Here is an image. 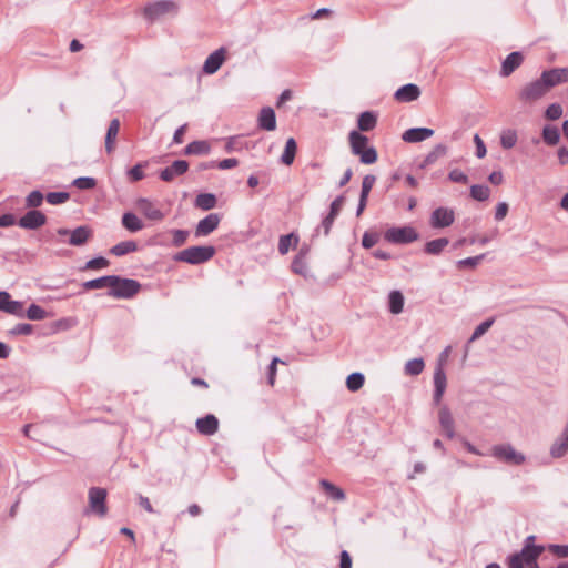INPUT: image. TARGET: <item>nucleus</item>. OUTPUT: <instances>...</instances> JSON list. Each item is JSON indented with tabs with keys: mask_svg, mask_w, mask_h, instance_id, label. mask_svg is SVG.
<instances>
[{
	"mask_svg": "<svg viewBox=\"0 0 568 568\" xmlns=\"http://www.w3.org/2000/svg\"><path fill=\"white\" fill-rule=\"evenodd\" d=\"M490 455L497 460L508 465L519 466L526 462V456L516 450L510 444L494 445L491 447Z\"/></svg>",
	"mask_w": 568,
	"mask_h": 568,
	"instance_id": "nucleus-1",
	"label": "nucleus"
},
{
	"mask_svg": "<svg viewBox=\"0 0 568 568\" xmlns=\"http://www.w3.org/2000/svg\"><path fill=\"white\" fill-rule=\"evenodd\" d=\"M213 246H191L176 254L175 260L189 264H201L213 257Z\"/></svg>",
	"mask_w": 568,
	"mask_h": 568,
	"instance_id": "nucleus-2",
	"label": "nucleus"
},
{
	"mask_svg": "<svg viewBox=\"0 0 568 568\" xmlns=\"http://www.w3.org/2000/svg\"><path fill=\"white\" fill-rule=\"evenodd\" d=\"M113 280L109 295L115 298H130L134 296L141 287L140 283L135 280L121 278L115 275H113Z\"/></svg>",
	"mask_w": 568,
	"mask_h": 568,
	"instance_id": "nucleus-3",
	"label": "nucleus"
},
{
	"mask_svg": "<svg viewBox=\"0 0 568 568\" xmlns=\"http://www.w3.org/2000/svg\"><path fill=\"white\" fill-rule=\"evenodd\" d=\"M178 9V4L171 0H158L146 4L143 13L148 20L155 21L168 14H176Z\"/></svg>",
	"mask_w": 568,
	"mask_h": 568,
	"instance_id": "nucleus-4",
	"label": "nucleus"
},
{
	"mask_svg": "<svg viewBox=\"0 0 568 568\" xmlns=\"http://www.w3.org/2000/svg\"><path fill=\"white\" fill-rule=\"evenodd\" d=\"M419 234L409 225L400 227H390L384 233V239L394 244H408L417 241Z\"/></svg>",
	"mask_w": 568,
	"mask_h": 568,
	"instance_id": "nucleus-5",
	"label": "nucleus"
},
{
	"mask_svg": "<svg viewBox=\"0 0 568 568\" xmlns=\"http://www.w3.org/2000/svg\"><path fill=\"white\" fill-rule=\"evenodd\" d=\"M549 92L542 78L527 83L519 92V99L525 103H532L545 97Z\"/></svg>",
	"mask_w": 568,
	"mask_h": 568,
	"instance_id": "nucleus-6",
	"label": "nucleus"
},
{
	"mask_svg": "<svg viewBox=\"0 0 568 568\" xmlns=\"http://www.w3.org/2000/svg\"><path fill=\"white\" fill-rule=\"evenodd\" d=\"M134 209L151 221H162L165 214L160 210L156 202L148 197H139L134 202Z\"/></svg>",
	"mask_w": 568,
	"mask_h": 568,
	"instance_id": "nucleus-7",
	"label": "nucleus"
},
{
	"mask_svg": "<svg viewBox=\"0 0 568 568\" xmlns=\"http://www.w3.org/2000/svg\"><path fill=\"white\" fill-rule=\"evenodd\" d=\"M455 221L453 209L440 206L435 209L429 217V224L433 229H444L450 226Z\"/></svg>",
	"mask_w": 568,
	"mask_h": 568,
	"instance_id": "nucleus-8",
	"label": "nucleus"
},
{
	"mask_svg": "<svg viewBox=\"0 0 568 568\" xmlns=\"http://www.w3.org/2000/svg\"><path fill=\"white\" fill-rule=\"evenodd\" d=\"M106 490L99 487H92L89 490V506L90 510L97 514L100 517L105 516L106 514Z\"/></svg>",
	"mask_w": 568,
	"mask_h": 568,
	"instance_id": "nucleus-9",
	"label": "nucleus"
},
{
	"mask_svg": "<svg viewBox=\"0 0 568 568\" xmlns=\"http://www.w3.org/2000/svg\"><path fill=\"white\" fill-rule=\"evenodd\" d=\"M0 311L19 318L24 316L23 302L12 300L6 291H0Z\"/></svg>",
	"mask_w": 568,
	"mask_h": 568,
	"instance_id": "nucleus-10",
	"label": "nucleus"
},
{
	"mask_svg": "<svg viewBox=\"0 0 568 568\" xmlns=\"http://www.w3.org/2000/svg\"><path fill=\"white\" fill-rule=\"evenodd\" d=\"M226 53L227 51L223 47L212 52L204 61L203 73L211 75L217 72L226 59Z\"/></svg>",
	"mask_w": 568,
	"mask_h": 568,
	"instance_id": "nucleus-11",
	"label": "nucleus"
},
{
	"mask_svg": "<svg viewBox=\"0 0 568 568\" xmlns=\"http://www.w3.org/2000/svg\"><path fill=\"white\" fill-rule=\"evenodd\" d=\"M47 216L42 212L38 210H31L19 219L18 225L26 230H37L44 225Z\"/></svg>",
	"mask_w": 568,
	"mask_h": 568,
	"instance_id": "nucleus-12",
	"label": "nucleus"
},
{
	"mask_svg": "<svg viewBox=\"0 0 568 568\" xmlns=\"http://www.w3.org/2000/svg\"><path fill=\"white\" fill-rule=\"evenodd\" d=\"M540 77L550 91L554 87L568 82V68H554L544 71Z\"/></svg>",
	"mask_w": 568,
	"mask_h": 568,
	"instance_id": "nucleus-13",
	"label": "nucleus"
},
{
	"mask_svg": "<svg viewBox=\"0 0 568 568\" xmlns=\"http://www.w3.org/2000/svg\"><path fill=\"white\" fill-rule=\"evenodd\" d=\"M438 422L443 433L449 438L455 437V422L450 409L443 405L438 412Z\"/></svg>",
	"mask_w": 568,
	"mask_h": 568,
	"instance_id": "nucleus-14",
	"label": "nucleus"
},
{
	"mask_svg": "<svg viewBox=\"0 0 568 568\" xmlns=\"http://www.w3.org/2000/svg\"><path fill=\"white\" fill-rule=\"evenodd\" d=\"M221 217L216 213H211L202 219L195 229L196 236H206L212 233L220 224Z\"/></svg>",
	"mask_w": 568,
	"mask_h": 568,
	"instance_id": "nucleus-15",
	"label": "nucleus"
},
{
	"mask_svg": "<svg viewBox=\"0 0 568 568\" xmlns=\"http://www.w3.org/2000/svg\"><path fill=\"white\" fill-rule=\"evenodd\" d=\"M187 169H189V163L186 161L176 160L170 166H168L161 171L160 178L165 182H170L175 176L184 174L187 171Z\"/></svg>",
	"mask_w": 568,
	"mask_h": 568,
	"instance_id": "nucleus-16",
	"label": "nucleus"
},
{
	"mask_svg": "<svg viewBox=\"0 0 568 568\" xmlns=\"http://www.w3.org/2000/svg\"><path fill=\"white\" fill-rule=\"evenodd\" d=\"M434 135V130L428 128H412L406 130L402 139L408 143H417L427 140Z\"/></svg>",
	"mask_w": 568,
	"mask_h": 568,
	"instance_id": "nucleus-17",
	"label": "nucleus"
},
{
	"mask_svg": "<svg viewBox=\"0 0 568 568\" xmlns=\"http://www.w3.org/2000/svg\"><path fill=\"white\" fill-rule=\"evenodd\" d=\"M534 536H529L521 551L517 552V555H519L524 559L527 566H530L532 562H535L536 559L544 551L542 546L530 545V541L534 540Z\"/></svg>",
	"mask_w": 568,
	"mask_h": 568,
	"instance_id": "nucleus-18",
	"label": "nucleus"
},
{
	"mask_svg": "<svg viewBox=\"0 0 568 568\" xmlns=\"http://www.w3.org/2000/svg\"><path fill=\"white\" fill-rule=\"evenodd\" d=\"M219 420L214 415H206L196 420V429L200 434L211 436L217 432Z\"/></svg>",
	"mask_w": 568,
	"mask_h": 568,
	"instance_id": "nucleus-19",
	"label": "nucleus"
},
{
	"mask_svg": "<svg viewBox=\"0 0 568 568\" xmlns=\"http://www.w3.org/2000/svg\"><path fill=\"white\" fill-rule=\"evenodd\" d=\"M419 95V88L413 83L405 84L395 92L396 100L400 102L415 101L416 99H418Z\"/></svg>",
	"mask_w": 568,
	"mask_h": 568,
	"instance_id": "nucleus-20",
	"label": "nucleus"
},
{
	"mask_svg": "<svg viewBox=\"0 0 568 568\" xmlns=\"http://www.w3.org/2000/svg\"><path fill=\"white\" fill-rule=\"evenodd\" d=\"M523 60L524 58L520 52H511L504 60L500 74L503 77L510 75L523 63Z\"/></svg>",
	"mask_w": 568,
	"mask_h": 568,
	"instance_id": "nucleus-21",
	"label": "nucleus"
},
{
	"mask_svg": "<svg viewBox=\"0 0 568 568\" xmlns=\"http://www.w3.org/2000/svg\"><path fill=\"white\" fill-rule=\"evenodd\" d=\"M258 126L266 131H274L276 129V116L272 108L266 106L260 111Z\"/></svg>",
	"mask_w": 568,
	"mask_h": 568,
	"instance_id": "nucleus-22",
	"label": "nucleus"
},
{
	"mask_svg": "<svg viewBox=\"0 0 568 568\" xmlns=\"http://www.w3.org/2000/svg\"><path fill=\"white\" fill-rule=\"evenodd\" d=\"M121 223L123 227L131 233H135L144 229L143 221L132 212H125L122 215Z\"/></svg>",
	"mask_w": 568,
	"mask_h": 568,
	"instance_id": "nucleus-23",
	"label": "nucleus"
},
{
	"mask_svg": "<svg viewBox=\"0 0 568 568\" xmlns=\"http://www.w3.org/2000/svg\"><path fill=\"white\" fill-rule=\"evenodd\" d=\"M92 231L88 226H79L75 230L71 231L69 237V244L73 246H81L87 243V241L91 237Z\"/></svg>",
	"mask_w": 568,
	"mask_h": 568,
	"instance_id": "nucleus-24",
	"label": "nucleus"
},
{
	"mask_svg": "<svg viewBox=\"0 0 568 568\" xmlns=\"http://www.w3.org/2000/svg\"><path fill=\"white\" fill-rule=\"evenodd\" d=\"M568 452V433H564L554 442L550 447V455L554 458H561Z\"/></svg>",
	"mask_w": 568,
	"mask_h": 568,
	"instance_id": "nucleus-25",
	"label": "nucleus"
},
{
	"mask_svg": "<svg viewBox=\"0 0 568 568\" xmlns=\"http://www.w3.org/2000/svg\"><path fill=\"white\" fill-rule=\"evenodd\" d=\"M119 130H120V121L118 119H113L110 122V125L108 128L106 135H105V151L108 153L113 152V150L115 148V140L119 134Z\"/></svg>",
	"mask_w": 568,
	"mask_h": 568,
	"instance_id": "nucleus-26",
	"label": "nucleus"
},
{
	"mask_svg": "<svg viewBox=\"0 0 568 568\" xmlns=\"http://www.w3.org/2000/svg\"><path fill=\"white\" fill-rule=\"evenodd\" d=\"M368 143L367 136L358 133L357 131H352L349 133V144L352 152L356 155L362 153V151L366 150Z\"/></svg>",
	"mask_w": 568,
	"mask_h": 568,
	"instance_id": "nucleus-27",
	"label": "nucleus"
},
{
	"mask_svg": "<svg viewBox=\"0 0 568 568\" xmlns=\"http://www.w3.org/2000/svg\"><path fill=\"white\" fill-rule=\"evenodd\" d=\"M388 308L394 315L400 314L404 310V295L399 291H392L388 295Z\"/></svg>",
	"mask_w": 568,
	"mask_h": 568,
	"instance_id": "nucleus-28",
	"label": "nucleus"
},
{
	"mask_svg": "<svg viewBox=\"0 0 568 568\" xmlns=\"http://www.w3.org/2000/svg\"><path fill=\"white\" fill-rule=\"evenodd\" d=\"M297 145L293 138H288L285 143L284 151L281 155V162L285 165H291L296 155Z\"/></svg>",
	"mask_w": 568,
	"mask_h": 568,
	"instance_id": "nucleus-29",
	"label": "nucleus"
},
{
	"mask_svg": "<svg viewBox=\"0 0 568 568\" xmlns=\"http://www.w3.org/2000/svg\"><path fill=\"white\" fill-rule=\"evenodd\" d=\"M448 243L449 241L446 237L432 240L425 244L424 251L429 255H439L448 245Z\"/></svg>",
	"mask_w": 568,
	"mask_h": 568,
	"instance_id": "nucleus-30",
	"label": "nucleus"
},
{
	"mask_svg": "<svg viewBox=\"0 0 568 568\" xmlns=\"http://www.w3.org/2000/svg\"><path fill=\"white\" fill-rule=\"evenodd\" d=\"M138 250V244L134 241H122L114 246L111 247L110 253L115 256H123L125 254L135 252Z\"/></svg>",
	"mask_w": 568,
	"mask_h": 568,
	"instance_id": "nucleus-31",
	"label": "nucleus"
},
{
	"mask_svg": "<svg viewBox=\"0 0 568 568\" xmlns=\"http://www.w3.org/2000/svg\"><path fill=\"white\" fill-rule=\"evenodd\" d=\"M211 151V146L206 141H193L186 145L184 150V154L186 155H200V154H209Z\"/></svg>",
	"mask_w": 568,
	"mask_h": 568,
	"instance_id": "nucleus-32",
	"label": "nucleus"
},
{
	"mask_svg": "<svg viewBox=\"0 0 568 568\" xmlns=\"http://www.w3.org/2000/svg\"><path fill=\"white\" fill-rule=\"evenodd\" d=\"M376 115L373 112L366 111L359 114L357 125L361 131H371L376 125Z\"/></svg>",
	"mask_w": 568,
	"mask_h": 568,
	"instance_id": "nucleus-33",
	"label": "nucleus"
},
{
	"mask_svg": "<svg viewBox=\"0 0 568 568\" xmlns=\"http://www.w3.org/2000/svg\"><path fill=\"white\" fill-rule=\"evenodd\" d=\"M216 205V197L212 193H201L195 199V206L209 211L214 209Z\"/></svg>",
	"mask_w": 568,
	"mask_h": 568,
	"instance_id": "nucleus-34",
	"label": "nucleus"
},
{
	"mask_svg": "<svg viewBox=\"0 0 568 568\" xmlns=\"http://www.w3.org/2000/svg\"><path fill=\"white\" fill-rule=\"evenodd\" d=\"M321 486L333 500L343 501L345 499L344 491L339 487L329 483L328 480L322 479Z\"/></svg>",
	"mask_w": 568,
	"mask_h": 568,
	"instance_id": "nucleus-35",
	"label": "nucleus"
},
{
	"mask_svg": "<svg viewBox=\"0 0 568 568\" xmlns=\"http://www.w3.org/2000/svg\"><path fill=\"white\" fill-rule=\"evenodd\" d=\"M113 275H106L99 278L90 280L83 283L85 290H100L104 287H111Z\"/></svg>",
	"mask_w": 568,
	"mask_h": 568,
	"instance_id": "nucleus-36",
	"label": "nucleus"
},
{
	"mask_svg": "<svg viewBox=\"0 0 568 568\" xmlns=\"http://www.w3.org/2000/svg\"><path fill=\"white\" fill-rule=\"evenodd\" d=\"M518 141V135L516 130L514 129H506L503 130L500 133V145L505 150H509L516 145Z\"/></svg>",
	"mask_w": 568,
	"mask_h": 568,
	"instance_id": "nucleus-37",
	"label": "nucleus"
},
{
	"mask_svg": "<svg viewBox=\"0 0 568 568\" xmlns=\"http://www.w3.org/2000/svg\"><path fill=\"white\" fill-rule=\"evenodd\" d=\"M560 139V132L558 128L554 125H545L542 129V140L548 145H556L559 142Z\"/></svg>",
	"mask_w": 568,
	"mask_h": 568,
	"instance_id": "nucleus-38",
	"label": "nucleus"
},
{
	"mask_svg": "<svg viewBox=\"0 0 568 568\" xmlns=\"http://www.w3.org/2000/svg\"><path fill=\"white\" fill-rule=\"evenodd\" d=\"M425 368V363L423 358H413L406 362L404 372L408 376H417L419 375Z\"/></svg>",
	"mask_w": 568,
	"mask_h": 568,
	"instance_id": "nucleus-39",
	"label": "nucleus"
},
{
	"mask_svg": "<svg viewBox=\"0 0 568 568\" xmlns=\"http://www.w3.org/2000/svg\"><path fill=\"white\" fill-rule=\"evenodd\" d=\"M365 377L362 373H352L346 378V387L351 392H357L364 385Z\"/></svg>",
	"mask_w": 568,
	"mask_h": 568,
	"instance_id": "nucleus-40",
	"label": "nucleus"
},
{
	"mask_svg": "<svg viewBox=\"0 0 568 568\" xmlns=\"http://www.w3.org/2000/svg\"><path fill=\"white\" fill-rule=\"evenodd\" d=\"M470 196L476 201H486L490 196V190L483 184H475L470 187Z\"/></svg>",
	"mask_w": 568,
	"mask_h": 568,
	"instance_id": "nucleus-41",
	"label": "nucleus"
},
{
	"mask_svg": "<svg viewBox=\"0 0 568 568\" xmlns=\"http://www.w3.org/2000/svg\"><path fill=\"white\" fill-rule=\"evenodd\" d=\"M446 374L442 367V363L436 367L434 372V386L435 390L445 392L446 389Z\"/></svg>",
	"mask_w": 568,
	"mask_h": 568,
	"instance_id": "nucleus-42",
	"label": "nucleus"
},
{
	"mask_svg": "<svg viewBox=\"0 0 568 568\" xmlns=\"http://www.w3.org/2000/svg\"><path fill=\"white\" fill-rule=\"evenodd\" d=\"M493 324H494V318H488V320L484 321L483 323H480L473 332L468 343H473L476 339L480 338L484 334H486L488 332V329L493 326Z\"/></svg>",
	"mask_w": 568,
	"mask_h": 568,
	"instance_id": "nucleus-43",
	"label": "nucleus"
},
{
	"mask_svg": "<svg viewBox=\"0 0 568 568\" xmlns=\"http://www.w3.org/2000/svg\"><path fill=\"white\" fill-rule=\"evenodd\" d=\"M24 315L31 321H41L47 317V312L37 304H31Z\"/></svg>",
	"mask_w": 568,
	"mask_h": 568,
	"instance_id": "nucleus-44",
	"label": "nucleus"
},
{
	"mask_svg": "<svg viewBox=\"0 0 568 568\" xmlns=\"http://www.w3.org/2000/svg\"><path fill=\"white\" fill-rule=\"evenodd\" d=\"M45 199L51 205H59L65 203L70 199V194L68 192H50Z\"/></svg>",
	"mask_w": 568,
	"mask_h": 568,
	"instance_id": "nucleus-45",
	"label": "nucleus"
},
{
	"mask_svg": "<svg viewBox=\"0 0 568 568\" xmlns=\"http://www.w3.org/2000/svg\"><path fill=\"white\" fill-rule=\"evenodd\" d=\"M43 199L44 196L40 191H32L26 197V206L32 209L39 207L42 204Z\"/></svg>",
	"mask_w": 568,
	"mask_h": 568,
	"instance_id": "nucleus-46",
	"label": "nucleus"
},
{
	"mask_svg": "<svg viewBox=\"0 0 568 568\" xmlns=\"http://www.w3.org/2000/svg\"><path fill=\"white\" fill-rule=\"evenodd\" d=\"M293 241L295 244L297 243V237H295L294 234L282 235L278 241V252L283 255L286 254Z\"/></svg>",
	"mask_w": 568,
	"mask_h": 568,
	"instance_id": "nucleus-47",
	"label": "nucleus"
},
{
	"mask_svg": "<svg viewBox=\"0 0 568 568\" xmlns=\"http://www.w3.org/2000/svg\"><path fill=\"white\" fill-rule=\"evenodd\" d=\"M361 159V162L364 164H373L377 161V152L375 148L368 146L366 150L362 151V153L357 154Z\"/></svg>",
	"mask_w": 568,
	"mask_h": 568,
	"instance_id": "nucleus-48",
	"label": "nucleus"
},
{
	"mask_svg": "<svg viewBox=\"0 0 568 568\" xmlns=\"http://www.w3.org/2000/svg\"><path fill=\"white\" fill-rule=\"evenodd\" d=\"M292 270L300 275L306 276L307 275V264L305 262V257L303 255H297L293 263H292Z\"/></svg>",
	"mask_w": 568,
	"mask_h": 568,
	"instance_id": "nucleus-49",
	"label": "nucleus"
},
{
	"mask_svg": "<svg viewBox=\"0 0 568 568\" xmlns=\"http://www.w3.org/2000/svg\"><path fill=\"white\" fill-rule=\"evenodd\" d=\"M72 184L79 190H90L95 186L97 182L93 178L81 176L73 180Z\"/></svg>",
	"mask_w": 568,
	"mask_h": 568,
	"instance_id": "nucleus-50",
	"label": "nucleus"
},
{
	"mask_svg": "<svg viewBox=\"0 0 568 568\" xmlns=\"http://www.w3.org/2000/svg\"><path fill=\"white\" fill-rule=\"evenodd\" d=\"M484 257H485V254H480V255H477L474 257H467L464 260H459L457 262V267L458 268H466V267L474 268L484 260Z\"/></svg>",
	"mask_w": 568,
	"mask_h": 568,
	"instance_id": "nucleus-51",
	"label": "nucleus"
},
{
	"mask_svg": "<svg viewBox=\"0 0 568 568\" xmlns=\"http://www.w3.org/2000/svg\"><path fill=\"white\" fill-rule=\"evenodd\" d=\"M447 152V148L444 144L436 145L432 152H429L425 159L426 163L432 164L438 158L444 156Z\"/></svg>",
	"mask_w": 568,
	"mask_h": 568,
	"instance_id": "nucleus-52",
	"label": "nucleus"
},
{
	"mask_svg": "<svg viewBox=\"0 0 568 568\" xmlns=\"http://www.w3.org/2000/svg\"><path fill=\"white\" fill-rule=\"evenodd\" d=\"M562 115V108L559 103H551L545 111V116L548 120L555 121Z\"/></svg>",
	"mask_w": 568,
	"mask_h": 568,
	"instance_id": "nucleus-53",
	"label": "nucleus"
},
{
	"mask_svg": "<svg viewBox=\"0 0 568 568\" xmlns=\"http://www.w3.org/2000/svg\"><path fill=\"white\" fill-rule=\"evenodd\" d=\"M376 178L372 174H367L363 178L361 196L368 197L372 187L374 186Z\"/></svg>",
	"mask_w": 568,
	"mask_h": 568,
	"instance_id": "nucleus-54",
	"label": "nucleus"
},
{
	"mask_svg": "<svg viewBox=\"0 0 568 568\" xmlns=\"http://www.w3.org/2000/svg\"><path fill=\"white\" fill-rule=\"evenodd\" d=\"M379 240V235L376 232H365L362 239V245L365 248L373 247Z\"/></svg>",
	"mask_w": 568,
	"mask_h": 568,
	"instance_id": "nucleus-55",
	"label": "nucleus"
},
{
	"mask_svg": "<svg viewBox=\"0 0 568 568\" xmlns=\"http://www.w3.org/2000/svg\"><path fill=\"white\" fill-rule=\"evenodd\" d=\"M109 266V261L102 256L94 257L87 262L85 267L89 270H101Z\"/></svg>",
	"mask_w": 568,
	"mask_h": 568,
	"instance_id": "nucleus-56",
	"label": "nucleus"
},
{
	"mask_svg": "<svg viewBox=\"0 0 568 568\" xmlns=\"http://www.w3.org/2000/svg\"><path fill=\"white\" fill-rule=\"evenodd\" d=\"M32 331H33L32 325L27 324V323H20V324H17L14 327H12L9 331V334H11V335H30L32 333Z\"/></svg>",
	"mask_w": 568,
	"mask_h": 568,
	"instance_id": "nucleus-57",
	"label": "nucleus"
},
{
	"mask_svg": "<svg viewBox=\"0 0 568 568\" xmlns=\"http://www.w3.org/2000/svg\"><path fill=\"white\" fill-rule=\"evenodd\" d=\"M547 548L552 555L557 556L558 558L568 557V545L550 544Z\"/></svg>",
	"mask_w": 568,
	"mask_h": 568,
	"instance_id": "nucleus-58",
	"label": "nucleus"
},
{
	"mask_svg": "<svg viewBox=\"0 0 568 568\" xmlns=\"http://www.w3.org/2000/svg\"><path fill=\"white\" fill-rule=\"evenodd\" d=\"M448 179L452 182H455V183H464V184H466L468 182V176L462 170H459V169H453L448 173Z\"/></svg>",
	"mask_w": 568,
	"mask_h": 568,
	"instance_id": "nucleus-59",
	"label": "nucleus"
},
{
	"mask_svg": "<svg viewBox=\"0 0 568 568\" xmlns=\"http://www.w3.org/2000/svg\"><path fill=\"white\" fill-rule=\"evenodd\" d=\"M187 236H189V232L187 231H183V230H175V231H173V244L175 246L183 245L186 242Z\"/></svg>",
	"mask_w": 568,
	"mask_h": 568,
	"instance_id": "nucleus-60",
	"label": "nucleus"
},
{
	"mask_svg": "<svg viewBox=\"0 0 568 568\" xmlns=\"http://www.w3.org/2000/svg\"><path fill=\"white\" fill-rule=\"evenodd\" d=\"M474 142L476 145L477 158L483 159L487 153L486 145H485L484 141L481 140V138L478 134H475Z\"/></svg>",
	"mask_w": 568,
	"mask_h": 568,
	"instance_id": "nucleus-61",
	"label": "nucleus"
},
{
	"mask_svg": "<svg viewBox=\"0 0 568 568\" xmlns=\"http://www.w3.org/2000/svg\"><path fill=\"white\" fill-rule=\"evenodd\" d=\"M129 178L132 180V181H140L144 178V173H143V165L142 164H136L134 165L129 172Z\"/></svg>",
	"mask_w": 568,
	"mask_h": 568,
	"instance_id": "nucleus-62",
	"label": "nucleus"
},
{
	"mask_svg": "<svg viewBox=\"0 0 568 568\" xmlns=\"http://www.w3.org/2000/svg\"><path fill=\"white\" fill-rule=\"evenodd\" d=\"M507 213H508V204L506 202H500L496 206L495 219L497 221H501L506 217Z\"/></svg>",
	"mask_w": 568,
	"mask_h": 568,
	"instance_id": "nucleus-63",
	"label": "nucleus"
},
{
	"mask_svg": "<svg viewBox=\"0 0 568 568\" xmlns=\"http://www.w3.org/2000/svg\"><path fill=\"white\" fill-rule=\"evenodd\" d=\"M508 566H509V568H525V566H527V564L524 561V559L519 555L515 554L509 557Z\"/></svg>",
	"mask_w": 568,
	"mask_h": 568,
	"instance_id": "nucleus-64",
	"label": "nucleus"
}]
</instances>
